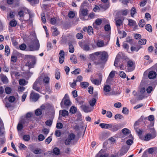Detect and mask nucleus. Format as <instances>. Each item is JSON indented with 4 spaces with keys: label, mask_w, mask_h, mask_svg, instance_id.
<instances>
[{
    "label": "nucleus",
    "mask_w": 157,
    "mask_h": 157,
    "mask_svg": "<svg viewBox=\"0 0 157 157\" xmlns=\"http://www.w3.org/2000/svg\"><path fill=\"white\" fill-rule=\"evenodd\" d=\"M75 135L73 133L70 134L68 136V138H69L71 141L75 139Z\"/></svg>",
    "instance_id": "obj_50"
},
{
    "label": "nucleus",
    "mask_w": 157,
    "mask_h": 157,
    "mask_svg": "<svg viewBox=\"0 0 157 157\" xmlns=\"http://www.w3.org/2000/svg\"><path fill=\"white\" fill-rule=\"evenodd\" d=\"M15 100V98L13 96H10L8 98V100L10 102H13Z\"/></svg>",
    "instance_id": "obj_46"
},
{
    "label": "nucleus",
    "mask_w": 157,
    "mask_h": 157,
    "mask_svg": "<svg viewBox=\"0 0 157 157\" xmlns=\"http://www.w3.org/2000/svg\"><path fill=\"white\" fill-rule=\"evenodd\" d=\"M96 45L98 47H102L106 46V44H105L104 41L99 40L97 41Z\"/></svg>",
    "instance_id": "obj_20"
},
{
    "label": "nucleus",
    "mask_w": 157,
    "mask_h": 157,
    "mask_svg": "<svg viewBox=\"0 0 157 157\" xmlns=\"http://www.w3.org/2000/svg\"><path fill=\"white\" fill-rule=\"evenodd\" d=\"M153 90V88L151 86H148L146 89L147 92L148 94L150 93Z\"/></svg>",
    "instance_id": "obj_54"
},
{
    "label": "nucleus",
    "mask_w": 157,
    "mask_h": 157,
    "mask_svg": "<svg viewBox=\"0 0 157 157\" xmlns=\"http://www.w3.org/2000/svg\"><path fill=\"white\" fill-rule=\"evenodd\" d=\"M138 122L137 121H136L134 124V128L135 129L136 132L138 134V135H142V131L140 130V129L137 128L136 126L138 125Z\"/></svg>",
    "instance_id": "obj_22"
},
{
    "label": "nucleus",
    "mask_w": 157,
    "mask_h": 157,
    "mask_svg": "<svg viewBox=\"0 0 157 157\" xmlns=\"http://www.w3.org/2000/svg\"><path fill=\"white\" fill-rule=\"evenodd\" d=\"M116 22V25L117 27L118 30V32L119 33L121 34L122 32L120 30V26L122 24L123 21L121 19L115 20Z\"/></svg>",
    "instance_id": "obj_11"
},
{
    "label": "nucleus",
    "mask_w": 157,
    "mask_h": 157,
    "mask_svg": "<svg viewBox=\"0 0 157 157\" xmlns=\"http://www.w3.org/2000/svg\"><path fill=\"white\" fill-rule=\"evenodd\" d=\"M45 139L44 136L42 134L39 135L38 137V139L40 141H42Z\"/></svg>",
    "instance_id": "obj_61"
},
{
    "label": "nucleus",
    "mask_w": 157,
    "mask_h": 157,
    "mask_svg": "<svg viewBox=\"0 0 157 157\" xmlns=\"http://www.w3.org/2000/svg\"><path fill=\"white\" fill-rule=\"evenodd\" d=\"M129 147L126 145L124 146L122 148L120 152V154L121 155H123L126 153L129 149Z\"/></svg>",
    "instance_id": "obj_16"
},
{
    "label": "nucleus",
    "mask_w": 157,
    "mask_h": 157,
    "mask_svg": "<svg viewBox=\"0 0 157 157\" xmlns=\"http://www.w3.org/2000/svg\"><path fill=\"white\" fill-rule=\"evenodd\" d=\"M95 157H108V155L106 154L103 150H101L96 155Z\"/></svg>",
    "instance_id": "obj_17"
},
{
    "label": "nucleus",
    "mask_w": 157,
    "mask_h": 157,
    "mask_svg": "<svg viewBox=\"0 0 157 157\" xmlns=\"http://www.w3.org/2000/svg\"><path fill=\"white\" fill-rule=\"evenodd\" d=\"M5 52L7 53V55H8L10 53L9 47L8 45H6L5 46Z\"/></svg>",
    "instance_id": "obj_53"
},
{
    "label": "nucleus",
    "mask_w": 157,
    "mask_h": 157,
    "mask_svg": "<svg viewBox=\"0 0 157 157\" xmlns=\"http://www.w3.org/2000/svg\"><path fill=\"white\" fill-rule=\"evenodd\" d=\"M111 87L110 86L108 85H105L103 88L104 94L105 96L110 95V94L109 92L111 91Z\"/></svg>",
    "instance_id": "obj_9"
},
{
    "label": "nucleus",
    "mask_w": 157,
    "mask_h": 157,
    "mask_svg": "<svg viewBox=\"0 0 157 157\" xmlns=\"http://www.w3.org/2000/svg\"><path fill=\"white\" fill-rule=\"evenodd\" d=\"M139 137L141 139L146 141H148L154 138L152 136V135L150 134H147L144 137H142L141 135H138Z\"/></svg>",
    "instance_id": "obj_10"
},
{
    "label": "nucleus",
    "mask_w": 157,
    "mask_h": 157,
    "mask_svg": "<svg viewBox=\"0 0 157 157\" xmlns=\"http://www.w3.org/2000/svg\"><path fill=\"white\" fill-rule=\"evenodd\" d=\"M123 56V54L122 52H119L117 55L116 58L115 59L114 65L115 66L117 67L118 64L119 59L122 58Z\"/></svg>",
    "instance_id": "obj_15"
},
{
    "label": "nucleus",
    "mask_w": 157,
    "mask_h": 157,
    "mask_svg": "<svg viewBox=\"0 0 157 157\" xmlns=\"http://www.w3.org/2000/svg\"><path fill=\"white\" fill-rule=\"evenodd\" d=\"M145 29L148 31L151 32L152 31V28L150 24H147L145 26Z\"/></svg>",
    "instance_id": "obj_38"
},
{
    "label": "nucleus",
    "mask_w": 157,
    "mask_h": 157,
    "mask_svg": "<svg viewBox=\"0 0 157 157\" xmlns=\"http://www.w3.org/2000/svg\"><path fill=\"white\" fill-rule=\"evenodd\" d=\"M80 85L82 88H86L88 87L89 84L86 82H82L80 83Z\"/></svg>",
    "instance_id": "obj_33"
},
{
    "label": "nucleus",
    "mask_w": 157,
    "mask_h": 157,
    "mask_svg": "<svg viewBox=\"0 0 157 157\" xmlns=\"http://www.w3.org/2000/svg\"><path fill=\"white\" fill-rule=\"evenodd\" d=\"M156 75V73L154 71H151L149 72L148 77L150 79L155 78Z\"/></svg>",
    "instance_id": "obj_21"
},
{
    "label": "nucleus",
    "mask_w": 157,
    "mask_h": 157,
    "mask_svg": "<svg viewBox=\"0 0 157 157\" xmlns=\"http://www.w3.org/2000/svg\"><path fill=\"white\" fill-rule=\"evenodd\" d=\"M105 30L106 31H109L110 30L111 27L110 25L107 24L104 27Z\"/></svg>",
    "instance_id": "obj_63"
},
{
    "label": "nucleus",
    "mask_w": 157,
    "mask_h": 157,
    "mask_svg": "<svg viewBox=\"0 0 157 157\" xmlns=\"http://www.w3.org/2000/svg\"><path fill=\"white\" fill-rule=\"evenodd\" d=\"M128 25L130 26H133L135 25L136 24V21L132 19H128Z\"/></svg>",
    "instance_id": "obj_30"
},
{
    "label": "nucleus",
    "mask_w": 157,
    "mask_h": 157,
    "mask_svg": "<svg viewBox=\"0 0 157 157\" xmlns=\"http://www.w3.org/2000/svg\"><path fill=\"white\" fill-rule=\"evenodd\" d=\"M25 58L27 60L26 65L28 66L29 68H33L36 61L35 56L27 55L25 56Z\"/></svg>",
    "instance_id": "obj_2"
},
{
    "label": "nucleus",
    "mask_w": 157,
    "mask_h": 157,
    "mask_svg": "<svg viewBox=\"0 0 157 157\" xmlns=\"http://www.w3.org/2000/svg\"><path fill=\"white\" fill-rule=\"evenodd\" d=\"M66 95L67 94H66L60 103L61 106L62 108H65V106H69L71 105V102L70 100L66 99L65 98Z\"/></svg>",
    "instance_id": "obj_6"
},
{
    "label": "nucleus",
    "mask_w": 157,
    "mask_h": 157,
    "mask_svg": "<svg viewBox=\"0 0 157 157\" xmlns=\"http://www.w3.org/2000/svg\"><path fill=\"white\" fill-rule=\"evenodd\" d=\"M136 8L135 7H133L131 10V15L133 17L134 15L136 13Z\"/></svg>",
    "instance_id": "obj_37"
},
{
    "label": "nucleus",
    "mask_w": 157,
    "mask_h": 157,
    "mask_svg": "<svg viewBox=\"0 0 157 157\" xmlns=\"http://www.w3.org/2000/svg\"><path fill=\"white\" fill-rule=\"evenodd\" d=\"M114 75L115 71H112L110 73L106 81L108 82H110L111 81V79L114 77Z\"/></svg>",
    "instance_id": "obj_23"
},
{
    "label": "nucleus",
    "mask_w": 157,
    "mask_h": 157,
    "mask_svg": "<svg viewBox=\"0 0 157 157\" xmlns=\"http://www.w3.org/2000/svg\"><path fill=\"white\" fill-rule=\"evenodd\" d=\"M91 80L93 83L96 85H99L101 82V80L97 79H91Z\"/></svg>",
    "instance_id": "obj_27"
},
{
    "label": "nucleus",
    "mask_w": 157,
    "mask_h": 157,
    "mask_svg": "<svg viewBox=\"0 0 157 157\" xmlns=\"http://www.w3.org/2000/svg\"><path fill=\"white\" fill-rule=\"evenodd\" d=\"M80 13L83 16H86L88 13V10L86 9H81L80 10Z\"/></svg>",
    "instance_id": "obj_25"
},
{
    "label": "nucleus",
    "mask_w": 157,
    "mask_h": 157,
    "mask_svg": "<svg viewBox=\"0 0 157 157\" xmlns=\"http://www.w3.org/2000/svg\"><path fill=\"white\" fill-rule=\"evenodd\" d=\"M1 79L2 82L4 83H6L8 82V78L6 76H2L1 77Z\"/></svg>",
    "instance_id": "obj_35"
},
{
    "label": "nucleus",
    "mask_w": 157,
    "mask_h": 157,
    "mask_svg": "<svg viewBox=\"0 0 157 157\" xmlns=\"http://www.w3.org/2000/svg\"><path fill=\"white\" fill-rule=\"evenodd\" d=\"M119 75L121 77L123 78H125L126 77V75L123 71H120L119 72Z\"/></svg>",
    "instance_id": "obj_47"
},
{
    "label": "nucleus",
    "mask_w": 157,
    "mask_h": 157,
    "mask_svg": "<svg viewBox=\"0 0 157 157\" xmlns=\"http://www.w3.org/2000/svg\"><path fill=\"white\" fill-rule=\"evenodd\" d=\"M53 153L56 155H58L60 153V150L57 147H55L53 149Z\"/></svg>",
    "instance_id": "obj_32"
},
{
    "label": "nucleus",
    "mask_w": 157,
    "mask_h": 157,
    "mask_svg": "<svg viewBox=\"0 0 157 157\" xmlns=\"http://www.w3.org/2000/svg\"><path fill=\"white\" fill-rule=\"evenodd\" d=\"M77 111L76 108L74 106H72L71 107L70 111L72 113H76Z\"/></svg>",
    "instance_id": "obj_45"
},
{
    "label": "nucleus",
    "mask_w": 157,
    "mask_h": 157,
    "mask_svg": "<svg viewBox=\"0 0 157 157\" xmlns=\"http://www.w3.org/2000/svg\"><path fill=\"white\" fill-rule=\"evenodd\" d=\"M32 5L38 4L39 2V0H27Z\"/></svg>",
    "instance_id": "obj_39"
},
{
    "label": "nucleus",
    "mask_w": 157,
    "mask_h": 157,
    "mask_svg": "<svg viewBox=\"0 0 157 157\" xmlns=\"http://www.w3.org/2000/svg\"><path fill=\"white\" fill-rule=\"evenodd\" d=\"M81 107L82 109L86 113L90 112L93 109L91 108L89 106H86V105H82L81 106Z\"/></svg>",
    "instance_id": "obj_13"
},
{
    "label": "nucleus",
    "mask_w": 157,
    "mask_h": 157,
    "mask_svg": "<svg viewBox=\"0 0 157 157\" xmlns=\"http://www.w3.org/2000/svg\"><path fill=\"white\" fill-rule=\"evenodd\" d=\"M48 106L47 105H42L40 107V109H36L35 111V114L36 116L41 115L42 112L48 110Z\"/></svg>",
    "instance_id": "obj_4"
},
{
    "label": "nucleus",
    "mask_w": 157,
    "mask_h": 157,
    "mask_svg": "<svg viewBox=\"0 0 157 157\" xmlns=\"http://www.w3.org/2000/svg\"><path fill=\"white\" fill-rule=\"evenodd\" d=\"M39 98V95L32 91L30 94V99L33 101L36 102Z\"/></svg>",
    "instance_id": "obj_8"
},
{
    "label": "nucleus",
    "mask_w": 157,
    "mask_h": 157,
    "mask_svg": "<svg viewBox=\"0 0 157 157\" xmlns=\"http://www.w3.org/2000/svg\"><path fill=\"white\" fill-rule=\"evenodd\" d=\"M28 46L30 51H34L38 50L40 47V45L38 40L35 38L34 40L29 43Z\"/></svg>",
    "instance_id": "obj_3"
},
{
    "label": "nucleus",
    "mask_w": 157,
    "mask_h": 157,
    "mask_svg": "<svg viewBox=\"0 0 157 157\" xmlns=\"http://www.w3.org/2000/svg\"><path fill=\"white\" fill-rule=\"evenodd\" d=\"M26 48V46L24 44H22L19 46L20 49L22 50H24Z\"/></svg>",
    "instance_id": "obj_59"
},
{
    "label": "nucleus",
    "mask_w": 157,
    "mask_h": 157,
    "mask_svg": "<svg viewBox=\"0 0 157 157\" xmlns=\"http://www.w3.org/2000/svg\"><path fill=\"white\" fill-rule=\"evenodd\" d=\"M6 93L7 94H10L12 91L11 88L9 87H6L5 89Z\"/></svg>",
    "instance_id": "obj_43"
},
{
    "label": "nucleus",
    "mask_w": 157,
    "mask_h": 157,
    "mask_svg": "<svg viewBox=\"0 0 157 157\" xmlns=\"http://www.w3.org/2000/svg\"><path fill=\"white\" fill-rule=\"evenodd\" d=\"M87 32L90 35H91L93 34V28L91 26H89L88 27Z\"/></svg>",
    "instance_id": "obj_42"
},
{
    "label": "nucleus",
    "mask_w": 157,
    "mask_h": 157,
    "mask_svg": "<svg viewBox=\"0 0 157 157\" xmlns=\"http://www.w3.org/2000/svg\"><path fill=\"white\" fill-rule=\"evenodd\" d=\"M52 29L53 30V31L52 33V35L54 36H57L59 34V32L57 30V29L56 27H53Z\"/></svg>",
    "instance_id": "obj_28"
},
{
    "label": "nucleus",
    "mask_w": 157,
    "mask_h": 157,
    "mask_svg": "<svg viewBox=\"0 0 157 157\" xmlns=\"http://www.w3.org/2000/svg\"><path fill=\"white\" fill-rule=\"evenodd\" d=\"M79 56L80 59L83 61H85L86 58V56L83 54H81Z\"/></svg>",
    "instance_id": "obj_55"
},
{
    "label": "nucleus",
    "mask_w": 157,
    "mask_h": 157,
    "mask_svg": "<svg viewBox=\"0 0 157 157\" xmlns=\"http://www.w3.org/2000/svg\"><path fill=\"white\" fill-rule=\"evenodd\" d=\"M122 131L123 134L125 136L128 135L130 133V130L127 128H124L123 129Z\"/></svg>",
    "instance_id": "obj_34"
},
{
    "label": "nucleus",
    "mask_w": 157,
    "mask_h": 157,
    "mask_svg": "<svg viewBox=\"0 0 157 157\" xmlns=\"http://www.w3.org/2000/svg\"><path fill=\"white\" fill-rule=\"evenodd\" d=\"M21 123L24 124L25 123V121L23 120H21L20 121V123L18 124L17 128L18 131L21 130L23 128V126L22 124Z\"/></svg>",
    "instance_id": "obj_26"
},
{
    "label": "nucleus",
    "mask_w": 157,
    "mask_h": 157,
    "mask_svg": "<svg viewBox=\"0 0 157 157\" xmlns=\"http://www.w3.org/2000/svg\"><path fill=\"white\" fill-rule=\"evenodd\" d=\"M17 57L15 56H12L11 58V60L13 62H15L17 60Z\"/></svg>",
    "instance_id": "obj_64"
},
{
    "label": "nucleus",
    "mask_w": 157,
    "mask_h": 157,
    "mask_svg": "<svg viewBox=\"0 0 157 157\" xmlns=\"http://www.w3.org/2000/svg\"><path fill=\"white\" fill-rule=\"evenodd\" d=\"M90 57L93 59L98 58L94 62L96 65H102L107 61L108 55L105 51L97 52L90 54Z\"/></svg>",
    "instance_id": "obj_1"
},
{
    "label": "nucleus",
    "mask_w": 157,
    "mask_h": 157,
    "mask_svg": "<svg viewBox=\"0 0 157 157\" xmlns=\"http://www.w3.org/2000/svg\"><path fill=\"white\" fill-rule=\"evenodd\" d=\"M62 111V114L61 115L63 117H65L66 116H67L68 115V113L67 111L65 109H63L62 110H60L59 111V113H60V111Z\"/></svg>",
    "instance_id": "obj_36"
},
{
    "label": "nucleus",
    "mask_w": 157,
    "mask_h": 157,
    "mask_svg": "<svg viewBox=\"0 0 157 157\" xmlns=\"http://www.w3.org/2000/svg\"><path fill=\"white\" fill-rule=\"evenodd\" d=\"M123 118V116L119 114H116L115 116V118L116 120L121 119H122Z\"/></svg>",
    "instance_id": "obj_56"
},
{
    "label": "nucleus",
    "mask_w": 157,
    "mask_h": 157,
    "mask_svg": "<svg viewBox=\"0 0 157 157\" xmlns=\"http://www.w3.org/2000/svg\"><path fill=\"white\" fill-rule=\"evenodd\" d=\"M23 139L25 141H28L30 139V136L27 135H25L23 136Z\"/></svg>",
    "instance_id": "obj_51"
},
{
    "label": "nucleus",
    "mask_w": 157,
    "mask_h": 157,
    "mask_svg": "<svg viewBox=\"0 0 157 157\" xmlns=\"http://www.w3.org/2000/svg\"><path fill=\"white\" fill-rule=\"evenodd\" d=\"M69 52L73 53L74 51V48L72 44H70L69 47Z\"/></svg>",
    "instance_id": "obj_52"
},
{
    "label": "nucleus",
    "mask_w": 157,
    "mask_h": 157,
    "mask_svg": "<svg viewBox=\"0 0 157 157\" xmlns=\"http://www.w3.org/2000/svg\"><path fill=\"white\" fill-rule=\"evenodd\" d=\"M60 77V73L59 71H57L55 74V78L57 79H59Z\"/></svg>",
    "instance_id": "obj_60"
},
{
    "label": "nucleus",
    "mask_w": 157,
    "mask_h": 157,
    "mask_svg": "<svg viewBox=\"0 0 157 157\" xmlns=\"http://www.w3.org/2000/svg\"><path fill=\"white\" fill-rule=\"evenodd\" d=\"M31 151L35 154H39L42 153L41 149L38 148L33 149Z\"/></svg>",
    "instance_id": "obj_24"
},
{
    "label": "nucleus",
    "mask_w": 157,
    "mask_h": 157,
    "mask_svg": "<svg viewBox=\"0 0 157 157\" xmlns=\"http://www.w3.org/2000/svg\"><path fill=\"white\" fill-rule=\"evenodd\" d=\"M106 138L107 135L105 132H102L100 135L99 139L101 140H105Z\"/></svg>",
    "instance_id": "obj_29"
},
{
    "label": "nucleus",
    "mask_w": 157,
    "mask_h": 157,
    "mask_svg": "<svg viewBox=\"0 0 157 157\" xmlns=\"http://www.w3.org/2000/svg\"><path fill=\"white\" fill-rule=\"evenodd\" d=\"M146 43V40L145 39H142L139 41L138 43L140 44L144 45Z\"/></svg>",
    "instance_id": "obj_44"
},
{
    "label": "nucleus",
    "mask_w": 157,
    "mask_h": 157,
    "mask_svg": "<svg viewBox=\"0 0 157 157\" xmlns=\"http://www.w3.org/2000/svg\"><path fill=\"white\" fill-rule=\"evenodd\" d=\"M40 85V79H37L34 83L33 86V88L36 91L40 92L41 89L39 87Z\"/></svg>",
    "instance_id": "obj_7"
},
{
    "label": "nucleus",
    "mask_w": 157,
    "mask_h": 157,
    "mask_svg": "<svg viewBox=\"0 0 157 157\" xmlns=\"http://www.w3.org/2000/svg\"><path fill=\"white\" fill-rule=\"evenodd\" d=\"M145 24V23L144 20L141 19L140 20L139 23V25L140 27H143Z\"/></svg>",
    "instance_id": "obj_48"
},
{
    "label": "nucleus",
    "mask_w": 157,
    "mask_h": 157,
    "mask_svg": "<svg viewBox=\"0 0 157 157\" xmlns=\"http://www.w3.org/2000/svg\"><path fill=\"white\" fill-rule=\"evenodd\" d=\"M72 62L75 63H76L77 62V61L76 57L75 56L73 55L71 56L70 58Z\"/></svg>",
    "instance_id": "obj_40"
},
{
    "label": "nucleus",
    "mask_w": 157,
    "mask_h": 157,
    "mask_svg": "<svg viewBox=\"0 0 157 157\" xmlns=\"http://www.w3.org/2000/svg\"><path fill=\"white\" fill-rule=\"evenodd\" d=\"M59 55V62L61 64L63 63L64 60L65 52L64 51L62 50H60Z\"/></svg>",
    "instance_id": "obj_12"
},
{
    "label": "nucleus",
    "mask_w": 157,
    "mask_h": 157,
    "mask_svg": "<svg viewBox=\"0 0 157 157\" xmlns=\"http://www.w3.org/2000/svg\"><path fill=\"white\" fill-rule=\"evenodd\" d=\"M102 23V20L100 19H97L95 21V23L96 25H99L101 24Z\"/></svg>",
    "instance_id": "obj_62"
},
{
    "label": "nucleus",
    "mask_w": 157,
    "mask_h": 157,
    "mask_svg": "<svg viewBox=\"0 0 157 157\" xmlns=\"http://www.w3.org/2000/svg\"><path fill=\"white\" fill-rule=\"evenodd\" d=\"M28 82H26L25 80L24 79H21L19 81V84L22 86H24L27 84Z\"/></svg>",
    "instance_id": "obj_31"
},
{
    "label": "nucleus",
    "mask_w": 157,
    "mask_h": 157,
    "mask_svg": "<svg viewBox=\"0 0 157 157\" xmlns=\"http://www.w3.org/2000/svg\"><path fill=\"white\" fill-rule=\"evenodd\" d=\"M96 102V100L94 98H93L90 101V103L91 106H93Z\"/></svg>",
    "instance_id": "obj_58"
},
{
    "label": "nucleus",
    "mask_w": 157,
    "mask_h": 157,
    "mask_svg": "<svg viewBox=\"0 0 157 157\" xmlns=\"http://www.w3.org/2000/svg\"><path fill=\"white\" fill-rule=\"evenodd\" d=\"M121 14L123 15H126L129 12V11L127 10H122L121 11Z\"/></svg>",
    "instance_id": "obj_49"
},
{
    "label": "nucleus",
    "mask_w": 157,
    "mask_h": 157,
    "mask_svg": "<svg viewBox=\"0 0 157 157\" xmlns=\"http://www.w3.org/2000/svg\"><path fill=\"white\" fill-rule=\"evenodd\" d=\"M99 126L102 128H105L110 130L111 128V127L112 126V124L101 123L100 124Z\"/></svg>",
    "instance_id": "obj_18"
},
{
    "label": "nucleus",
    "mask_w": 157,
    "mask_h": 157,
    "mask_svg": "<svg viewBox=\"0 0 157 157\" xmlns=\"http://www.w3.org/2000/svg\"><path fill=\"white\" fill-rule=\"evenodd\" d=\"M135 67L133 62L131 60H129L127 62V66L125 68L128 72H131L134 70Z\"/></svg>",
    "instance_id": "obj_5"
},
{
    "label": "nucleus",
    "mask_w": 157,
    "mask_h": 157,
    "mask_svg": "<svg viewBox=\"0 0 157 157\" xmlns=\"http://www.w3.org/2000/svg\"><path fill=\"white\" fill-rule=\"evenodd\" d=\"M9 24L12 27H15L17 24V23L15 20L13 19L10 22Z\"/></svg>",
    "instance_id": "obj_41"
},
{
    "label": "nucleus",
    "mask_w": 157,
    "mask_h": 157,
    "mask_svg": "<svg viewBox=\"0 0 157 157\" xmlns=\"http://www.w3.org/2000/svg\"><path fill=\"white\" fill-rule=\"evenodd\" d=\"M75 15V14L72 11H70L68 14V17L70 18H73L74 17Z\"/></svg>",
    "instance_id": "obj_57"
},
{
    "label": "nucleus",
    "mask_w": 157,
    "mask_h": 157,
    "mask_svg": "<svg viewBox=\"0 0 157 157\" xmlns=\"http://www.w3.org/2000/svg\"><path fill=\"white\" fill-rule=\"evenodd\" d=\"M110 130L113 132H115L121 128L120 126L118 124L115 125L112 124Z\"/></svg>",
    "instance_id": "obj_19"
},
{
    "label": "nucleus",
    "mask_w": 157,
    "mask_h": 157,
    "mask_svg": "<svg viewBox=\"0 0 157 157\" xmlns=\"http://www.w3.org/2000/svg\"><path fill=\"white\" fill-rule=\"evenodd\" d=\"M81 48L84 51H89L90 50L89 45L85 43H81L80 44Z\"/></svg>",
    "instance_id": "obj_14"
}]
</instances>
